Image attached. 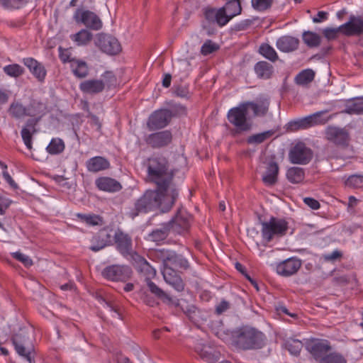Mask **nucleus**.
<instances>
[{
	"label": "nucleus",
	"mask_w": 363,
	"mask_h": 363,
	"mask_svg": "<svg viewBox=\"0 0 363 363\" xmlns=\"http://www.w3.org/2000/svg\"><path fill=\"white\" fill-rule=\"evenodd\" d=\"M147 177L157 187L164 191L169 188L173 180L174 173L169 169L167 157L162 155H153L146 160Z\"/></svg>",
	"instance_id": "1"
},
{
	"label": "nucleus",
	"mask_w": 363,
	"mask_h": 363,
	"mask_svg": "<svg viewBox=\"0 0 363 363\" xmlns=\"http://www.w3.org/2000/svg\"><path fill=\"white\" fill-rule=\"evenodd\" d=\"M265 344V335L255 328L243 326L235 330L232 335V345L238 350H259Z\"/></svg>",
	"instance_id": "2"
},
{
	"label": "nucleus",
	"mask_w": 363,
	"mask_h": 363,
	"mask_svg": "<svg viewBox=\"0 0 363 363\" xmlns=\"http://www.w3.org/2000/svg\"><path fill=\"white\" fill-rule=\"evenodd\" d=\"M229 123L235 127L233 135L240 134L249 131L252 128V123L247 118V111L244 103L230 108L227 113Z\"/></svg>",
	"instance_id": "3"
},
{
	"label": "nucleus",
	"mask_w": 363,
	"mask_h": 363,
	"mask_svg": "<svg viewBox=\"0 0 363 363\" xmlns=\"http://www.w3.org/2000/svg\"><path fill=\"white\" fill-rule=\"evenodd\" d=\"M262 236L267 242L272 241L274 238L284 236L289 229V223L284 218L272 216L268 221H262Z\"/></svg>",
	"instance_id": "4"
},
{
	"label": "nucleus",
	"mask_w": 363,
	"mask_h": 363,
	"mask_svg": "<svg viewBox=\"0 0 363 363\" xmlns=\"http://www.w3.org/2000/svg\"><path fill=\"white\" fill-rule=\"evenodd\" d=\"M158 192L157 191L147 190L135 203L134 208L129 212V216L134 218L140 213H145L157 208L158 203Z\"/></svg>",
	"instance_id": "5"
},
{
	"label": "nucleus",
	"mask_w": 363,
	"mask_h": 363,
	"mask_svg": "<svg viewBox=\"0 0 363 363\" xmlns=\"http://www.w3.org/2000/svg\"><path fill=\"white\" fill-rule=\"evenodd\" d=\"M162 300V302L167 305L174 306L182 311L191 321L194 323L199 322L198 319L200 311L188 300L178 296H158Z\"/></svg>",
	"instance_id": "6"
},
{
	"label": "nucleus",
	"mask_w": 363,
	"mask_h": 363,
	"mask_svg": "<svg viewBox=\"0 0 363 363\" xmlns=\"http://www.w3.org/2000/svg\"><path fill=\"white\" fill-rule=\"evenodd\" d=\"M328 112L327 110L321 111L296 121H291L289 126L292 130H298L300 129H307L318 125L325 124L331 118V116L328 118L323 116V114Z\"/></svg>",
	"instance_id": "7"
},
{
	"label": "nucleus",
	"mask_w": 363,
	"mask_h": 363,
	"mask_svg": "<svg viewBox=\"0 0 363 363\" xmlns=\"http://www.w3.org/2000/svg\"><path fill=\"white\" fill-rule=\"evenodd\" d=\"M73 18L77 23L82 24L90 30H99L103 26L101 20L94 12L82 8L75 11Z\"/></svg>",
	"instance_id": "8"
},
{
	"label": "nucleus",
	"mask_w": 363,
	"mask_h": 363,
	"mask_svg": "<svg viewBox=\"0 0 363 363\" xmlns=\"http://www.w3.org/2000/svg\"><path fill=\"white\" fill-rule=\"evenodd\" d=\"M40 104L35 101L30 102L26 106L21 102L14 101L11 104L8 113L11 117L17 119L26 116L35 117L40 113Z\"/></svg>",
	"instance_id": "9"
},
{
	"label": "nucleus",
	"mask_w": 363,
	"mask_h": 363,
	"mask_svg": "<svg viewBox=\"0 0 363 363\" xmlns=\"http://www.w3.org/2000/svg\"><path fill=\"white\" fill-rule=\"evenodd\" d=\"M331 348L330 342L325 339L311 338L306 342V349L318 363Z\"/></svg>",
	"instance_id": "10"
},
{
	"label": "nucleus",
	"mask_w": 363,
	"mask_h": 363,
	"mask_svg": "<svg viewBox=\"0 0 363 363\" xmlns=\"http://www.w3.org/2000/svg\"><path fill=\"white\" fill-rule=\"evenodd\" d=\"M172 118V115L169 109L156 110L149 116L147 127L150 131L162 129L169 124Z\"/></svg>",
	"instance_id": "11"
},
{
	"label": "nucleus",
	"mask_w": 363,
	"mask_h": 363,
	"mask_svg": "<svg viewBox=\"0 0 363 363\" xmlns=\"http://www.w3.org/2000/svg\"><path fill=\"white\" fill-rule=\"evenodd\" d=\"M17 354L26 359L28 363H35V352L32 345H28L25 337L21 334H16L11 338Z\"/></svg>",
	"instance_id": "12"
},
{
	"label": "nucleus",
	"mask_w": 363,
	"mask_h": 363,
	"mask_svg": "<svg viewBox=\"0 0 363 363\" xmlns=\"http://www.w3.org/2000/svg\"><path fill=\"white\" fill-rule=\"evenodd\" d=\"M96 45L99 49L110 55H115L121 51V45L117 38L105 33L97 35Z\"/></svg>",
	"instance_id": "13"
},
{
	"label": "nucleus",
	"mask_w": 363,
	"mask_h": 363,
	"mask_svg": "<svg viewBox=\"0 0 363 363\" xmlns=\"http://www.w3.org/2000/svg\"><path fill=\"white\" fill-rule=\"evenodd\" d=\"M155 191L158 192V199L157 200L160 203L157 206V208H160L163 213L169 211L177 199V189L172 186V184L169 188L164 191L159 189L157 187Z\"/></svg>",
	"instance_id": "14"
},
{
	"label": "nucleus",
	"mask_w": 363,
	"mask_h": 363,
	"mask_svg": "<svg viewBox=\"0 0 363 363\" xmlns=\"http://www.w3.org/2000/svg\"><path fill=\"white\" fill-rule=\"evenodd\" d=\"M327 140L337 146L345 147L349 145L350 134L345 128L330 125L325 131Z\"/></svg>",
	"instance_id": "15"
},
{
	"label": "nucleus",
	"mask_w": 363,
	"mask_h": 363,
	"mask_svg": "<svg viewBox=\"0 0 363 363\" xmlns=\"http://www.w3.org/2000/svg\"><path fill=\"white\" fill-rule=\"evenodd\" d=\"M102 276L111 281H125L132 274L131 269L126 265H111L102 271Z\"/></svg>",
	"instance_id": "16"
},
{
	"label": "nucleus",
	"mask_w": 363,
	"mask_h": 363,
	"mask_svg": "<svg viewBox=\"0 0 363 363\" xmlns=\"http://www.w3.org/2000/svg\"><path fill=\"white\" fill-rule=\"evenodd\" d=\"M190 216L185 211L178 210L176 216L167 224L171 233L183 234L188 231L190 227Z\"/></svg>",
	"instance_id": "17"
},
{
	"label": "nucleus",
	"mask_w": 363,
	"mask_h": 363,
	"mask_svg": "<svg viewBox=\"0 0 363 363\" xmlns=\"http://www.w3.org/2000/svg\"><path fill=\"white\" fill-rule=\"evenodd\" d=\"M289 157L293 164H306L312 159L313 152L304 143H298L291 149Z\"/></svg>",
	"instance_id": "18"
},
{
	"label": "nucleus",
	"mask_w": 363,
	"mask_h": 363,
	"mask_svg": "<svg viewBox=\"0 0 363 363\" xmlns=\"http://www.w3.org/2000/svg\"><path fill=\"white\" fill-rule=\"evenodd\" d=\"M173 135L170 130H165L150 134L145 143L154 149L165 147L171 144Z\"/></svg>",
	"instance_id": "19"
},
{
	"label": "nucleus",
	"mask_w": 363,
	"mask_h": 363,
	"mask_svg": "<svg viewBox=\"0 0 363 363\" xmlns=\"http://www.w3.org/2000/svg\"><path fill=\"white\" fill-rule=\"evenodd\" d=\"M344 29V35L362 36L363 35V16L361 15H350L347 22L342 25Z\"/></svg>",
	"instance_id": "20"
},
{
	"label": "nucleus",
	"mask_w": 363,
	"mask_h": 363,
	"mask_svg": "<svg viewBox=\"0 0 363 363\" xmlns=\"http://www.w3.org/2000/svg\"><path fill=\"white\" fill-rule=\"evenodd\" d=\"M117 250L124 257L131 255L133 252L131 237L118 230L113 236Z\"/></svg>",
	"instance_id": "21"
},
{
	"label": "nucleus",
	"mask_w": 363,
	"mask_h": 363,
	"mask_svg": "<svg viewBox=\"0 0 363 363\" xmlns=\"http://www.w3.org/2000/svg\"><path fill=\"white\" fill-rule=\"evenodd\" d=\"M22 62L38 82L43 83L45 82L47 70L43 63L33 57H25Z\"/></svg>",
	"instance_id": "22"
},
{
	"label": "nucleus",
	"mask_w": 363,
	"mask_h": 363,
	"mask_svg": "<svg viewBox=\"0 0 363 363\" xmlns=\"http://www.w3.org/2000/svg\"><path fill=\"white\" fill-rule=\"evenodd\" d=\"M301 261L296 257L289 258L277 265V272L283 277H290L295 274L301 267Z\"/></svg>",
	"instance_id": "23"
},
{
	"label": "nucleus",
	"mask_w": 363,
	"mask_h": 363,
	"mask_svg": "<svg viewBox=\"0 0 363 363\" xmlns=\"http://www.w3.org/2000/svg\"><path fill=\"white\" fill-rule=\"evenodd\" d=\"M203 13L206 20L211 23H216L220 27H223L228 23V19L224 15L223 9L207 6L203 8Z\"/></svg>",
	"instance_id": "24"
},
{
	"label": "nucleus",
	"mask_w": 363,
	"mask_h": 363,
	"mask_svg": "<svg viewBox=\"0 0 363 363\" xmlns=\"http://www.w3.org/2000/svg\"><path fill=\"white\" fill-rule=\"evenodd\" d=\"M243 103L247 111L249 109L252 111L254 117H264L268 113L269 107V100L268 99L259 98L255 101H245Z\"/></svg>",
	"instance_id": "25"
},
{
	"label": "nucleus",
	"mask_w": 363,
	"mask_h": 363,
	"mask_svg": "<svg viewBox=\"0 0 363 363\" xmlns=\"http://www.w3.org/2000/svg\"><path fill=\"white\" fill-rule=\"evenodd\" d=\"M162 275L164 281L171 285L177 291H182L184 288V284L179 273L172 267L163 268Z\"/></svg>",
	"instance_id": "26"
},
{
	"label": "nucleus",
	"mask_w": 363,
	"mask_h": 363,
	"mask_svg": "<svg viewBox=\"0 0 363 363\" xmlns=\"http://www.w3.org/2000/svg\"><path fill=\"white\" fill-rule=\"evenodd\" d=\"M112 235L106 229L101 230L92 240L93 244L90 246V250L94 252H98L105 247L112 243Z\"/></svg>",
	"instance_id": "27"
},
{
	"label": "nucleus",
	"mask_w": 363,
	"mask_h": 363,
	"mask_svg": "<svg viewBox=\"0 0 363 363\" xmlns=\"http://www.w3.org/2000/svg\"><path fill=\"white\" fill-rule=\"evenodd\" d=\"M195 351L203 360L208 363H214L220 357L219 352H216L213 347L201 343H198L195 346Z\"/></svg>",
	"instance_id": "28"
},
{
	"label": "nucleus",
	"mask_w": 363,
	"mask_h": 363,
	"mask_svg": "<svg viewBox=\"0 0 363 363\" xmlns=\"http://www.w3.org/2000/svg\"><path fill=\"white\" fill-rule=\"evenodd\" d=\"M299 40L291 35H283L276 43L277 48L283 52H291L298 49Z\"/></svg>",
	"instance_id": "29"
},
{
	"label": "nucleus",
	"mask_w": 363,
	"mask_h": 363,
	"mask_svg": "<svg viewBox=\"0 0 363 363\" xmlns=\"http://www.w3.org/2000/svg\"><path fill=\"white\" fill-rule=\"evenodd\" d=\"M95 184L99 190L107 192H116L122 189L119 182L108 177H101L96 179Z\"/></svg>",
	"instance_id": "30"
},
{
	"label": "nucleus",
	"mask_w": 363,
	"mask_h": 363,
	"mask_svg": "<svg viewBox=\"0 0 363 363\" xmlns=\"http://www.w3.org/2000/svg\"><path fill=\"white\" fill-rule=\"evenodd\" d=\"M106 83L102 79H89L80 83L79 89L85 94H96L104 91Z\"/></svg>",
	"instance_id": "31"
},
{
	"label": "nucleus",
	"mask_w": 363,
	"mask_h": 363,
	"mask_svg": "<svg viewBox=\"0 0 363 363\" xmlns=\"http://www.w3.org/2000/svg\"><path fill=\"white\" fill-rule=\"evenodd\" d=\"M173 253V250L165 249V248H159L151 250L149 252V257L152 260L161 262L163 265V268L166 267H169V262Z\"/></svg>",
	"instance_id": "32"
},
{
	"label": "nucleus",
	"mask_w": 363,
	"mask_h": 363,
	"mask_svg": "<svg viewBox=\"0 0 363 363\" xmlns=\"http://www.w3.org/2000/svg\"><path fill=\"white\" fill-rule=\"evenodd\" d=\"M109 161L104 157L96 156L90 158L86 162V167L89 172H99L110 168Z\"/></svg>",
	"instance_id": "33"
},
{
	"label": "nucleus",
	"mask_w": 363,
	"mask_h": 363,
	"mask_svg": "<svg viewBox=\"0 0 363 363\" xmlns=\"http://www.w3.org/2000/svg\"><path fill=\"white\" fill-rule=\"evenodd\" d=\"M137 271L145 277V280L151 279L156 275V270L143 257L138 256L135 259Z\"/></svg>",
	"instance_id": "34"
},
{
	"label": "nucleus",
	"mask_w": 363,
	"mask_h": 363,
	"mask_svg": "<svg viewBox=\"0 0 363 363\" xmlns=\"http://www.w3.org/2000/svg\"><path fill=\"white\" fill-rule=\"evenodd\" d=\"M224 10V15L228 19V23L235 16L242 12V6L240 0H230L224 6L220 7Z\"/></svg>",
	"instance_id": "35"
},
{
	"label": "nucleus",
	"mask_w": 363,
	"mask_h": 363,
	"mask_svg": "<svg viewBox=\"0 0 363 363\" xmlns=\"http://www.w3.org/2000/svg\"><path fill=\"white\" fill-rule=\"evenodd\" d=\"M70 67L73 74L77 78L83 79L89 74L88 65L86 62L82 60L72 59Z\"/></svg>",
	"instance_id": "36"
},
{
	"label": "nucleus",
	"mask_w": 363,
	"mask_h": 363,
	"mask_svg": "<svg viewBox=\"0 0 363 363\" xmlns=\"http://www.w3.org/2000/svg\"><path fill=\"white\" fill-rule=\"evenodd\" d=\"M278 172V164L275 162H269L267 166L265 174L262 177V180L264 184L268 186L274 185L277 181Z\"/></svg>",
	"instance_id": "37"
},
{
	"label": "nucleus",
	"mask_w": 363,
	"mask_h": 363,
	"mask_svg": "<svg viewBox=\"0 0 363 363\" xmlns=\"http://www.w3.org/2000/svg\"><path fill=\"white\" fill-rule=\"evenodd\" d=\"M254 69L257 77L262 79H269L274 72L273 66L266 61L258 62Z\"/></svg>",
	"instance_id": "38"
},
{
	"label": "nucleus",
	"mask_w": 363,
	"mask_h": 363,
	"mask_svg": "<svg viewBox=\"0 0 363 363\" xmlns=\"http://www.w3.org/2000/svg\"><path fill=\"white\" fill-rule=\"evenodd\" d=\"M171 233L168 225L164 223L160 228L152 230L149 235L148 238L150 240L155 242H161L165 240Z\"/></svg>",
	"instance_id": "39"
},
{
	"label": "nucleus",
	"mask_w": 363,
	"mask_h": 363,
	"mask_svg": "<svg viewBox=\"0 0 363 363\" xmlns=\"http://www.w3.org/2000/svg\"><path fill=\"white\" fill-rule=\"evenodd\" d=\"M314 77L315 72L311 69H306L295 77L294 82L299 86H307L313 81Z\"/></svg>",
	"instance_id": "40"
},
{
	"label": "nucleus",
	"mask_w": 363,
	"mask_h": 363,
	"mask_svg": "<svg viewBox=\"0 0 363 363\" xmlns=\"http://www.w3.org/2000/svg\"><path fill=\"white\" fill-rule=\"evenodd\" d=\"M286 178L292 184H299L304 180V169L298 167H290L286 172Z\"/></svg>",
	"instance_id": "41"
},
{
	"label": "nucleus",
	"mask_w": 363,
	"mask_h": 363,
	"mask_svg": "<svg viewBox=\"0 0 363 363\" xmlns=\"http://www.w3.org/2000/svg\"><path fill=\"white\" fill-rule=\"evenodd\" d=\"M303 346L301 340L292 337L284 340L283 343V347L294 356H298L300 354Z\"/></svg>",
	"instance_id": "42"
},
{
	"label": "nucleus",
	"mask_w": 363,
	"mask_h": 363,
	"mask_svg": "<svg viewBox=\"0 0 363 363\" xmlns=\"http://www.w3.org/2000/svg\"><path fill=\"white\" fill-rule=\"evenodd\" d=\"M76 216L82 221L88 225L96 226L101 225L104 223L103 218L99 215L94 213H80L76 214Z\"/></svg>",
	"instance_id": "43"
},
{
	"label": "nucleus",
	"mask_w": 363,
	"mask_h": 363,
	"mask_svg": "<svg viewBox=\"0 0 363 363\" xmlns=\"http://www.w3.org/2000/svg\"><path fill=\"white\" fill-rule=\"evenodd\" d=\"M92 37V33L86 29H82L70 36L71 39L79 46L88 44L91 40Z\"/></svg>",
	"instance_id": "44"
},
{
	"label": "nucleus",
	"mask_w": 363,
	"mask_h": 363,
	"mask_svg": "<svg viewBox=\"0 0 363 363\" xmlns=\"http://www.w3.org/2000/svg\"><path fill=\"white\" fill-rule=\"evenodd\" d=\"M343 113L348 114H359L363 113V97L357 98L353 101H350L346 104Z\"/></svg>",
	"instance_id": "45"
},
{
	"label": "nucleus",
	"mask_w": 363,
	"mask_h": 363,
	"mask_svg": "<svg viewBox=\"0 0 363 363\" xmlns=\"http://www.w3.org/2000/svg\"><path fill=\"white\" fill-rule=\"evenodd\" d=\"M65 147L64 141L59 138H55L51 140L46 150L50 155H58L64 151Z\"/></svg>",
	"instance_id": "46"
},
{
	"label": "nucleus",
	"mask_w": 363,
	"mask_h": 363,
	"mask_svg": "<svg viewBox=\"0 0 363 363\" xmlns=\"http://www.w3.org/2000/svg\"><path fill=\"white\" fill-rule=\"evenodd\" d=\"M259 52L271 62H276L278 60V55L273 47L267 43H263L259 46Z\"/></svg>",
	"instance_id": "47"
},
{
	"label": "nucleus",
	"mask_w": 363,
	"mask_h": 363,
	"mask_svg": "<svg viewBox=\"0 0 363 363\" xmlns=\"http://www.w3.org/2000/svg\"><path fill=\"white\" fill-rule=\"evenodd\" d=\"M303 40L311 48L318 47L320 44V35L311 31L303 32Z\"/></svg>",
	"instance_id": "48"
},
{
	"label": "nucleus",
	"mask_w": 363,
	"mask_h": 363,
	"mask_svg": "<svg viewBox=\"0 0 363 363\" xmlns=\"http://www.w3.org/2000/svg\"><path fill=\"white\" fill-rule=\"evenodd\" d=\"M274 134V131L267 130L263 133L252 135L247 138V142L249 144H260L269 139Z\"/></svg>",
	"instance_id": "49"
},
{
	"label": "nucleus",
	"mask_w": 363,
	"mask_h": 363,
	"mask_svg": "<svg viewBox=\"0 0 363 363\" xmlns=\"http://www.w3.org/2000/svg\"><path fill=\"white\" fill-rule=\"evenodd\" d=\"M4 72L9 77L17 78L23 75L25 72V69L23 67L18 64H11L5 66Z\"/></svg>",
	"instance_id": "50"
},
{
	"label": "nucleus",
	"mask_w": 363,
	"mask_h": 363,
	"mask_svg": "<svg viewBox=\"0 0 363 363\" xmlns=\"http://www.w3.org/2000/svg\"><path fill=\"white\" fill-rule=\"evenodd\" d=\"M170 266L186 269L189 267V262L183 256L178 255L174 251H173L169 262V267Z\"/></svg>",
	"instance_id": "51"
},
{
	"label": "nucleus",
	"mask_w": 363,
	"mask_h": 363,
	"mask_svg": "<svg viewBox=\"0 0 363 363\" xmlns=\"http://www.w3.org/2000/svg\"><path fill=\"white\" fill-rule=\"evenodd\" d=\"M319 363H347L346 358L337 352L328 353Z\"/></svg>",
	"instance_id": "52"
},
{
	"label": "nucleus",
	"mask_w": 363,
	"mask_h": 363,
	"mask_svg": "<svg viewBox=\"0 0 363 363\" xmlns=\"http://www.w3.org/2000/svg\"><path fill=\"white\" fill-rule=\"evenodd\" d=\"M274 0H252V8L259 12L269 9Z\"/></svg>",
	"instance_id": "53"
},
{
	"label": "nucleus",
	"mask_w": 363,
	"mask_h": 363,
	"mask_svg": "<svg viewBox=\"0 0 363 363\" xmlns=\"http://www.w3.org/2000/svg\"><path fill=\"white\" fill-rule=\"evenodd\" d=\"M219 50V45L211 40H207L201 48V53L204 55H208Z\"/></svg>",
	"instance_id": "54"
},
{
	"label": "nucleus",
	"mask_w": 363,
	"mask_h": 363,
	"mask_svg": "<svg viewBox=\"0 0 363 363\" xmlns=\"http://www.w3.org/2000/svg\"><path fill=\"white\" fill-rule=\"evenodd\" d=\"M324 36L329 40H335L337 38L339 33L344 35V29L342 25L337 28H326L323 30Z\"/></svg>",
	"instance_id": "55"
},
{
	"label": "nucleus",
	"mask_w": 363,
	"mask_h": 363,
	"mask_svg": "<svg viewBox=\"0 0 363 363\" xmlns=\"http://www.w3.org/2000/svg\"><path fill=\"white\" fill-rule=\"evenodd\" d=\"M347 186L359 188L363 186V175L353 174L350 176L345 182Z\"/></svg>",
	"instance_id": "56"
},
{
	"label": "nucleus",
	"mask_w": 363,
	"mask_h": 363,
	"mask_svg": "<svg viewBox=\"0 0 363 363\" xmlns=\"http://www.w3.org/2000/svg\"><path fill=\"white\" fill-rule=\"evenodd\" d=\"M33 131H30V129L28 128H23L21 132L22 139L25 145L28 149H32V139H33Z\"/></svg>",
	"instance_id": "57"
},
{
	"label": "nucleus",
	"mask_w": 363,
	"mask_h": 363,
	"mask_svg": "<svg viewBox=\"0 0 363 363\" xmlns=\"http://www.w3.org/2000/svg\"><path fill=\"white\" fill-rule=\"evenodd\" d=\"M168 105L171 108L169 110L172 115V118L186 114V108L185 106L177 104H168Z\"/></svg>",
	"instance_id": "58"
},
{
	"label": "nucleus",
	"mask_w": 363,
	"mask_h": 363,
	"mask_svg": "<svg viewBox=\"0 0 363 363\" xmlns=\"http://www.w3.org/2000/svg\"><path fill=\"white\" fill-rule=\"evenodd\" d=\"M144 287L154 295H166L163 290L157 286L151 279L145 280Z\"/></svg>",
	"instance_id": "59"
},
{
	"label": "nucleus",
	"mask_w": 363,
	"mask_h": 363,
	"mask_svg": "<svg viewBox=\"0 0 363 363\" xmlns=\"http://www.w3.org/2000/svg\"><path fill=\"white\" fill-rule=\"evenodd\" d=\"M13 257L16 260L22 262L26 267H30L33 264L32 259L28 256L20 252L13 253Z\"/></svg>",
	"instance_id": "60"
},
{
	"label": "nucleus",
	"mask_w": 363,
	"mask_h": 363,
	"mask_svg": "<svg viewBox=\"0 0 363 363\" xmlns=\"http://www.w3.org/2000/svg\"><path fill=\"white\" fill-rule=\"evenodd\" d=\"M230 303L225 299H222L215 307V313L217 315H221L230 308Z\"/></svg>",
	"instance_id": "61"
},
{
	"label": "nucleus",
	"mask_w": 363,
	"mask_h": 363,
	"mask_svg": "<svg viewBox=\"0 0 363 363\" xmlns=\"http://www.w3.org/2000/svg\"><path fill=\"white\" fill-rule=\"evenodd\" d=\"M59 57L63 63L70 62L73 58L70 57V52L67 49H63L62 47H59Z\"/></svg>",
	"instance_id": "62"
},
{
	"label": "nucleus",
	"mask_w": 363,
	"mask_h": 363,
	"mask_svg": "<svg viewBox=\"0 0 363 363\" xmlns=\"http://www.w3.org/2000/svg\"><path fill=\"white\" fill-rule=\"evenodd\" d=\"M342 254L340 251L336 250L330 254H326L323 255V259L327 262H334L340 258H341Z\"/></svg>",
	"instance_id": "63"
},
{
	"label": "nucleus",
	"mask_w": 363,
	"mask_h": 363,
	"mask_svg": "<svg viewBox=\"0 0 363 363\" xmlns=\"http://www.w3.org/2000/svg\"><path fill=\"white\" fill-rule=\"evenodd\" d=\"M253 23L252 19H245L235 26L236 30H247Z\"/></svg>",
	"instance_id": "64"
}]
</instances>
